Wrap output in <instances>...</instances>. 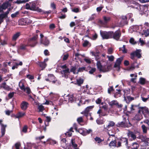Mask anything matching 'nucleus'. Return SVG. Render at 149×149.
Masks as SVG:
<instances>
[{
	"label": "nucleus",
	"mask_w": 149,
	"mask_h": 149,
	"mask_svg": "<svg viewBox=\"0 0 149 149\" xmlns=\"http://www.w3.org/2000/svg\"><path fill=\"white\" fill-rule=\"evenodd\" d=\"M97 65L98 68L99 69V70L102 68V65L100 62L99 61L97 60Z\"/></svg>",
	"instance_id": "36"
},
{
	"label": "nucleus",
	"mask_w": 149,
	"mask_h": 149,
	"mask_svg": "<svg viewBox=\"0 0 149 149\" xmlns=\"http://www.w3.org/2000/svg\"><path fill=\"white\" fill-rule=\"evenodd\" d=\"M74 98L73 95H71L69 96V100L71 102H72L74 100Z\"/></svg>",
	"instance_id": "49"
},
{
	"label": "nucleus",
	"mask_w": 149,
	"mask_h": 149,
	"mask_svg": "<svg viewBox=\"0 0 149 149\" xmlns=\"http://www.w3.org/2000/svg\"><path fill=\"white\" fill-rule=\"evenodd\" d=\"M25 115V113H24L19 112L15 116V118H19L22 117Z\"/></svg>",
	"instance_id": "20"
},
{
	"label": "nucleus",
	"mask_w": 149,
	"mask_h": 149,
	"mask_svg": "<svg viewBox=\"0 0 149 149\" xmlns=\"http://www.w3.org/2000/svg\"><path fill=\"white\" fill-rule=\"evenodd\" d=\"M75 70L76 68L75 67H72L70 70V72H73L74 74H78V72H76Z\"/></svg>",
	"instance_id": "39"
},
{
	"label": "nucleus",
	"mask_w": 149,
	"mask_h": 149,
	"mask_svg": "<svg viewBox=\"0 0 149 149\" xmlns=\"http://www.w3.org/2000/svg\"><path fill=\"white\" fill-rule=\"evenodd\" d=\"M20 143H16L15 144V146L16 149H19V147L20 146Z\"/></svg>",
	"instance_id": "52"
},
{
	"label": "nucleus",
	"mask_w": 149,
	"mask_h": 149,
	"mask_svg": "<svg viewBox=\"0 0 149 149\" xmlns=\"http://www.w3.org/2000/svg\"><path fill=\"white\" fill-rule=\"evenodd\" d=\"M72 131L73 132L74 131H68L65 133V134L66 137H70L72 136Z\"/></svg>",
	"instance_id": "35"
},
{
	"label": "nucleus",
	"mask_w": 149,
	"mask_h": 149,
	"mask_svg": "<svg viewBox=\"0 0 149 149\" xmlns=\"http://www.w3.org/2000/svg\"><path fill=\"white\" fill-rule=\"evenodd\" d=\"M31 10L36 11L39 12H41L42 11L41 9L39 8L36 6V1L32 2L30 3Z\"/></svg>",
	"instance_id": "6"
},
{
	"label": "nucleus",
	"mask_w": 149,
	"mask_h": 149,
	"mask_svg": "<svg viewBox=\"0 0 149 149\" xmlns=\"http://www.w3.org/2000/svg\"><path fill=\"white\" fill-rule=\"evenodd\" d=\"M141 52V49H137L132 53H134L135 56H136L138 58H140L141 57V54L140 53Z\"/></svg>",
	"instance_id": "17"
},
{
	"label": "nucleus",
	"mask_w": 149,
	"mask_h": 149,
	"mask_svg": "<svg viewBox=\"0 0 149 149\" xmlns=\"http://www.w3.org/2000/svg\"><path fill=\"white\" fill-rule=\"evenodd\" d=\"M100 33L103 39H108L112 38L113 32L112 31L107 32L100 31Z\"/></svg>",
	"instance_id": "1"
},
{
	"label": "nucleus",
	"mask_w": 149,
	"mask_h": 149,
	"mask_svg": "<svg viewBox=\"0 0 149 149\" xmlns=\"http://www.w3.org/2000/svg\"><path fill=\"white\" fill-rule=\"evenodd\" d=\"M144 35L146 37H147L149 35V29H148L144 31Z\"/></svg>",
	"instance_id": "47"
},
{
	"label": "nucleus",
	"mask_w": 149,
	"mask_h": 149,
	"mask_svg": "<svg viewBox=\"0 0 149 149\" xmlns=\"http://www.w3.org/2000/svg\"><path fill=\"white\" fill-rule=\"evenodd\" d=\"M113 87L111 86L108 89V92L109 93H110L113 90Z\"/></svg>",
	"instance_id": "55"
},
{
	"label": "nucleus",
	"mask_w": 149,
	"mask_h": 149,
	"mask_svg": "<svg viewBox=\"0 0 149 149\" xmlns=\"http://www.w3.org/2000/svg\"><path fill=\"white\" fill-rule=\"evenodd\" d=\"M139 42L141 43V44H140L141 45L143 46V45H144L145 44L143 40H141V38L139 39Z\"/></svg>",
	"instance_id": "62"
},
{
	"label": "nucleus",
	"mask_w": 149,
	"mask_h": 149,
	"mask_svg": "<svg viewBox=\"0 0 149 149\" xmlns=\"http://www.w3.org/2000/svg\"><path fill=\"white\" fill-rule=\"evenodd\" d=\"M23 23L22 24L26 25L31 23L32 21L28 19H23Z\"/></svg>",
	"instance_id": "24"
},
{
	"label": "nucleus",
	"mask_w": 149,
	"mask_h": 149,
	"mask_svg": "<svg viewBox=\"0 0 149 149\" xmlns=\"http://www.w3.org/2000/svg\"><path fill=\"white\" fill-rule=\"evenodd\" d=\"M132 146H134V147L132 149H137L139 147L138 144L136 143H133Z\"/></svg>",
	"instance_id": "42"
},
{
	"label": "nucleus",
	"mask_w": 149,
	"mask_h": 149,
	"mask_svg": "<svg viewBox=\"0 0 149 149\" xmlns=\"http://www.w3.org/2000/svg\"><path fill=\"white\" fill-rule=\"evenodd\" d=\"M20 35V33H17L14 35L13 37V40H15Z\"/></svg>",
	"instance_id": "34"
},
{
	"label": "nucleus",
	"mask_w": 149,
	"mask_h": 149,
	"mask_svg": "<svg viewBox=\"0 0 149 149\" xmlns=\"http://www.w3.org/2000/svg\"><path fill=\"white\" fill-rule=\"evenodd\" d=\"M3 121L2 120H0V124L1 126V130H5V128L6 127V125H4L2 123Z\"/></svg>",
	"instance_id": "29"
},
{
	"label": "nucleus",
	"mask_w": 149,
	"mask_h": 149,
	"mask_svg": "<svg viewBox=\"0 0 149 149\" xmlns=\"http://www.w3.org/2000/svg\"><path fill=\"white\" fill-rule=\"evenodd\" d=\"M25 6L26 9L31 10L30 5L29 3H26Z\"/></svg>",
	"instance_id": "57"
},
{
	"label": "nucleus",
	"mask_w": 149,
	"mask_h": 149,
	"mask_svg": "<svg viewBox=\"0 0 149 149\" xmlns=\"http://www.w3.org/2000/svg\"><path fill=\"white\" fill-rule=\"evenodd\" d=\"M47 142H49V143L51 144H54L56 143V141L51 139V138H49L47 140Z\"/></svg>",
	"instance_id": "27"
},
{
	"label": "nucleus",
	"mask_w": 149,
	"mask_h": 149,
	"mask_svg": "<svg viewBox=\"0 0 149 149\" xmlns=\"http://www.w3.org/2000/svg\"><path fill=\"white\" fill-rule=\"evenodd\" d=\"M134 4L136 5V7H135L134 6V8H137L139 11L140 13L142 15L145 13L146 11L145 10L146 9V7L143 6H140L139 4L137 3L134 2Z\"/></svg>",
	"instance_id": "3"
},
{
	"label": "nucleus",
	"mask_w": 149,
	"mask_h": 149,
	"mask_svg": "<svg viewBox=\"0 0 149 149\" xmlns=\"http://www.w3.org/2000/svg\"><path fill=\"white\" fill-rule=\"evenodd\" d=\"M48 77L51 81L53 80L56 78L52 74H50L48 75Z\"/></svg>",
	"instance_id": "40"
},
{
	"label": "nucleus",
	"mask_w": 149,
	"mask_h": 149,
	"mask_svg": "<svg viewBox=\"0 0 149 149\" xmlns=\"http://www.w3.org/2000/svg\"><path fill=\"white\" fill-rule=\"evenodd\" d=\"M38 37V35H36L29 40L28 43L30 46L34 47L36 45L37 43L36 40Z\"/></svg>",
	"instance_id": "4"
},
{
	"label": "nucleus",
	"mask_w": 149,
	"mask_h": 149,
	"mask_svg": "<svg viewBox=\"0 0 149 149\" xmlns=\"http://www.w3.org/2000/svg\"><path fill=\"white\" fill-rule=\"evenodd\" d=\"M93 107V106H90L87 107L85 110V112L86 113H88L89 111L92 109Z\"/></svg>",
	"instance_id": "32"
},
{
	"label": "nucleus",
	"mask_w": 149,
	"mask_h": 149,
	"mask_svg": "<svg viewBox=\"0 0 149 149\" xmlns=\"http://www.w3.org/2000/svg\"><path fill=\"white\" fill-rule=\"evenodd\" d=\"M39 65L42 68H45L47 65L46 64L43 62L39 63Z\"/></svg>",
	"instance_id": "37"
},
{
	"label": "nucleus",
	"mask_w": 149,
	"mask_h": 149,
	"mask_svg": "<svg viewBox=\"0 0 149 149\" xmlns=\"http://www.w3.org/2000/svg\"><path fill=\"white\" fill-rule=\"evenodd\" d=\"M111 69V66L109 65L102 66L100 71L103 72H107L109 71Z\"/></svg>",
	"instance_id": "9"
},
{
	"label": "nucleus",
	"mask_w": 149,
	"mask_h": 149,
	"mask_svg": "<svg viewBox=\"0 0 149 149\" xmlns=\"http://www.w3.org/2000/svg\"><path fill=\"white\" fill-rule=\"evenodd\" d=\"M50 7L53 9H55L56 8V5L54 2H52L50 4Z\"/></svg>",
	"instance_id": "45"
},
{
	"label": "nucleus",
	"mask_w": 149,
	"mask_h": 149,
	"mask_svg": "<svg viewBox=\"0 0 149 149\" xmlns=\"http://www.w3.org/2000/svg\"><path fill=\"white\" fill-rule=\"evenodd\" d=\"M123 60V57H120L118 58L116 60L114 65V68L117 71H119L120 69V65Z\"/></svg>",
	"instance_id": "5"
},
{
	"label": "nucleus",
	"mask_w": 149,
	"mask_h": 149,
	"mask_svg": "<svg viewBox=\"0 0 149 149\" xmlns=\"http://www.w3.org/2000/svg\"><path fill=\"white\" fill-rule=\"evenodd\" d=\"M40 42L45 46H48L49 43V41L47 37H45L43 39L40 40Z\"/></svg>",
	"instance_id": "13"
},
{
	"label": "nucleus",
	"mask_w": 149,
	"mask_h": 149,
	"mask_svg": "<svg viewBox=\"0 0 149 149\" xmlns=\"http://www.w3.org/2000/svg\"><path fill=\"white\" fill-rule=\"evenodd\" d=\"M0 43L2 45H4L6 44V41L4 40H2L0 38Z\"/></svg>",
	"instance_id": "46"
},
{
	"label": "nucleus",
	"mask_w": 149,
	"mask_h": 149,
	"mask_svg": "<svg viewBox=\"0 0 149 149\" xmlns=\"http://www.w3.org/2000/svg\"><path fill=\"white\" fill-rule=\"evenodd\" d=\"M76 80V83H75V84H77L79 86H80L84 82V80L81 78L77 79Z\"/></svg>",
	"instance_id": "21"
},
{
	"label": "nucleus",
	"mask_w": 149,
	"mask_h": 149,
	"mask_svg": "<svg viewBox=\"0 0 149 149\" xmlns=\"http://www.w3.org/2000/svg\"><path fill=\"white\" fill-rule=\"evenodd\" d=\"M49 29H53L55 28V25L54 24H52L49 25Z\"/></svg>",
	"instance_id": "64"
},
{
	"label": "nucleus",
	"mask_w": 149,
	"mask_h": 149,
	"mask_svg": "<svg viewBox=\"0 0 149 149\" xmlns=\"http://www.w3.org/2000/svg\"><path fill=\"white\" fill-rule=\"evenodd\" d=\"M113 52V50L111 48H109L108 50V53L109 54H111Z\"/></svg>",
	"instance_id": "60"
},
{
	"label": "nucleus",
	"mask_w": 149,
	"mask_h": 149,
	"mask_svg": "<svg viewBox=\"0 0 149 149\" xmlns=\"http://www.w3.org/2000/svg\"><path fill=\"white\" fill-rule=\"evenodd\" d=\"M109 104L111 106L114 105H117V104H118V102L116 100H113L111 102H109Z\"/></svg>",
	"instance_id": "28"
},
{
	"label": "nucleus",
	"mask_w": 149,
	"mask_h": 149,
	"mask_svg": "<svg viewBox=\"0 0 149 149\" xmlns=\"http://www.w3.org/2000/svg\"><path fill=\"white\" fill-rule=\"evenodd\" d=\"M38 109L39 112H42L44 110V107L42 105H39L38 106Z\"/></svg>",
	"instance_id": "38"
},
{
	"label": "nucleus",
	"mask_w": 149,
	"mask_h": 149,
	"mask_svg": "<svg viewBox=\"0 0 149 149\" xmlns=\"http://www.w3.org/2000/svg\"><path fill=\"white\" fill-rule=\"evenodd\" d=\"M84 60L86 63H90L91 62L90 59L89 58H85Z\"/></svg>",
	"instance_id": "56"
},
{
	"label": "nucleus",
	"mask_w": 149,
	"mask_h": 149,
	"mask_svg": "<svg viewBox=\"0 0 149 149\" xmlns=\"http://www.w3.org/2000/svg\"><path fill=\"white\" fill-rule=\"evenodd\" d=\"M4 10H5L8 7L10 6V4L8 2H7L3 3L2 6H1Z\"/></svg>",
	"instance_id": "22"
},
{
	"label": "nucleus",
	"mask_w": 149,
	"mask_h": 149,
	"mask_svg": "<svg viewBox=\"0 0 149 149\" xmlns=\"http://www.w3.org/2000/svg\"><path fill=\"white\" fill-rule=\"evenodd\" d=\"M89 44V42L87 40H85L84 41V42L83 43V45L84 47H86Z\"/></svg>",
	"instance_id": "51"
},
{
	"label": "nucleus",
	"mask_w": 149,
	"mask_h": 149,
	"mask_svg": "<svg viewBox=\"0 0 149 149\" xmlns=\"http://www.w3.org/2000/svg\"><path fill=\"white\" fill-rule=\"evenodd\" d=\"M50 82H52L53 84H56L57 85H60L61 84L60 82L59 81H58L56 78L53 80H50Z\"/></svg>",
	"instance_id": "30"
},
{
	"label": "nucleus",
	"mask_w": 149,
	"mask_h": 149,
	"mask_svg": "<svg viewBox=\"0 0 149 149\" xmlns=\"http://www.w3.org/2000/svg\"><path fill=\"white\" fill-rule=\"evenodd\" d=\"M116 142L115 140L111 141L109 144V146H116Z\"/></svg>",
	"instance_id": "44"
},
{
	"label": "nucleus",
	"mask_w": 149,
	"mask_h": 149,
	"mask_svg": "<svg viewBox=\"0 0 149 149\" xmlns=\"http://www.w3.org/2000/svg\"><path fill=\"white\" fill-rule=\"evenodd\" d=\"M1 87L5 89L9 90L10 89V88L8 85H7L6 83H3L1 85Z\"/></svg>",
	"instance_id": "25"
},
{
	"label": "nucleus",
	"mask_w": 149,
	"mask_h": 149,
	"mask_svg": "<svg viewBox=\"0 0 149 149\" xmlns=\"http://www.w3.org/2000/svg\"><path fill=\"white\" fill-rule=\"evenodd\" d=\"M144 115V116H147V115L148 114L149 111L148 109L146 107H141L140 108V109Z\"/></svg>",
	"instance_id": "12"
},
{
	"label": "nucleus",
	"mask_w": 149,
	"mask_h": 149,
	"mask_svg": "<svg viewBox=\"0 0 149 149\" xmlns=\"http://www.w3.org/2000/svg\"><path fill=\"white\" fill-rule=\"evenodd\" d=\"M24 1H25V0L23 1L17 0L15 2V3L19 4L22 3H26V2Z\"/></svg>",
	"instance_id": "53"
},
{
	"label": "nucleus",
	"mask_w": 149,
	"mask_h": 149,
	"mask_svg": "<svg viewBox=\"0 0 149 149\" xmlns=\"http://www.w3.org/2000/svg\"><path fill=\"white\" fill-rule=\"evenodd\" d=\"M125 45H123V47H122V49H121L123 51V52L124 53H126L127 52V50L125 49Z\"/></svg>",
	"instance_id": "58"
},
{
	"label": "nucleus",
	"mask_w": 149,
	"mask_h": 149,
	"mask_svg": "<svg viewBox=\"0 0 149 149\" xmlns=\"http://www.w3.org/2000/svg\"><path fill=\"white\" fill-rule=\"evenodd\" d=\"M77 130V125L76 124H74L72 127H71L69 130Z\"/></svg>",
	"instance_id": "41"
},
{
	"label": "nucleus",
	"mask_w": 149,
	"mask_h": 149,
	"mask_svg": "<svg viewBox=\"0 0 149 149\" xmlns=\"http://www.w3.org/2000/svg\"><path fill=\"white\" fill-rule=\"evenodd\" d=\"M68 54L64 55L63 58V60L64 61L66 60L68 58Z\"/></svg>",
	"instance_id": "63"
},
{
	"label": "nucleus",
	"mask_w": 149,
	"mask_h": 149,
	"mask_svg": "<svg viewBox=\"0 0 149 149\" xmlns=\"http://www.w3.org/2000/svg\"><path fill=\"white\" fill-rule=\"evenodd\" d=\"M104 19V22H103L102 21H100V23L101 24H105L108 23L110 19V17H106L104 16L103 17Z\"/></svg>",
	"instance_id": "14"
},
{
	"label": "nucleus",
	"mask_w": 149,
	"mask_h": 149,
	"mask_svg": "<svg viewBox=\"0 0 149 149\" xmlns=\"http://www.w3.org/2000/svg\"><path fill=\"white\" fill-rule=\"evenodd\" d=\"M77 120L79 123L83 122V119L82 117H80L77 118Z\"/></svg>",
	"instance_id": "54"
},
{
	"label": "nucleus",
	"mask_w": 149,
	"mask_h": 149,
	"mask_svg": "<svg viewBox=\"0 0 149 149\" xmlns=\"http://www.w3.org/2000/svg\"><path fill=\"white\" fill-rule=\"evenodd\" d=\"M122 19H123V21H122L123 22H124L123 23H122L121 24V26H123L124 25L127 24V22H126V19H127V17H126L125 16H122L121 17Z\"/></svg>",
	"instance_id": "33"
},
{
	"label": "nucleus",
	"mask_w": 149,
	"mask_h": 149,
	"mask_svg": "<svg viewBox=\"0 0 149 149\" xmlns=\"http://www.w3.org/2000/svg\"><path fill=\"white\" fill-rule=\"evenodd\" d=\"M69 149H79L77 147V145L75 143L74 139L71 140L70 148Z\"/></svg>",
	"instance_id": "10"
},
{
	"label": "nucleus",
	"mask_w": 149,
	"mask_h": 149,
	"mask_svg": "<svg viewBox=\"0 0 149 149\" xmlns=\"http://www.w3.org/2000/svg\"><path fill=\"white\" fill-rule=\"evenodd\" d=\"M29 105L28 103L25 101H23L20 104L21 109L23 110H25L27 109Z\"/></svg>",
	"instance_id": "11"
},
{
	"label": "nucleus",
	"mask_w": 149,
	"mask_h": 149,
	"mask_svg": "<svg viewBox=\"0 0 149 149\" xmlns=\"http://www.w3.org/2000/svg\"><path fill=\"white\" fill-rule=\"evenodd\" d=\"M141 110L139 109L138 111V113L136 114L134 117L135 119L137 120H140L143 118L142 116L141 113Z\"/></svg>",
	"instance_id": "15"
},
{
	"label": "nucleus",
	"mask_w": 149,
	"mask_h": 149,
	"mask_svg": "<svg viewBox=\"0 0 149 149\" xmlns=\"http://www.w3.org/2000/svg\"><path fill=\"white\" fill-rule=\"evenodd\" d=\"M19 14V12L17 11L11 15V17L12 18H13L16 17V16Z\"/></svg>",
	"instance_id": "48"
},
{
	"label": "nucleus",
	"mask_w": 149,
	"mask_h": 149,
	"mask_svg": "<svg viewBox=\"0 0 149 149\" xmlns=\"http://www.w3.org/2000/svg\"><path fill=\"white\" fill-rule=\"evenodd\" d=\"M92 55L94 56L95 57V59L97 61L99 58V52L98 51H97L96 52H91Z\"/></svg>",
	"instance_id": "19"
},
{
	"label": "nucleus",
	"mask_w": 149,
	"mask_h": 149,
	"mask_svg": "<svg viewBox=\"0 0 149 149\" xmlns=\"http://www.w3.org/2000/svg\"><path fill=\"white\" fill-rule=\"evenodd\" d=\"M95 71V68H92L89 71V73L91 74H93Z\"/></svg>",
	"instance_id": "61"
},
{
	"label": "nucleus",
	"mask_w": 149,
	"mask_h": 149,
	"mask_svg": "<svg viewBox=\"0 0 149 149\" xmlns=\"http://www.w3.org/2000/svg\"><path fill=\"white\" fill-rule=\"evenodd\" d=\"M107 57L108 58L109 60L110 61H112L114 60V57L113 56H107Z\"/></svg>",
	"instance_id": "50"
},
{
	"label": "nucleus",
	"mask_w": 149,
	"mask_h": 149,
	"mask_svg": "<svg viewBox=\"0 0 149 149\" xmlns=\"http://www.w3.org/2000/svg\"><path fill=\"white\" fill-rule=\"evenodd\" d=\"M61 67L63 69V70L61 71L62 77L66 78H67L68 75L70 73L69 69L67 67L66 65L62 66Z\"/></svg>",
	"instance_id": "2"
},
{
	"label": "nucleus",
	"mask_w": 149,
	"mask_h": 149,
	"mask_svg": "<svg viewBox=\"0 0 149 149\" xmlns=\"http://www.w3.org/2000/svg\"><path fill=\"white\" fill-rule=\"evenodd\" d=\"M129 136L131 137L133 139H134L136 138V136L132 132H130L128 134Z\"/></svg>",
	"instance_id": "31"
},
{
	"label": "nucleus",
	"mask_w": 149,
	"mask_h": 149,
	"mask_svg": "<svg viewBox=\"0 0 149 149\" xmlns=\"http://www.w3.org/2000/svg\"><path fill=\"white\" fill-rule=\"evenodd\" d=\"M115 123L112 121H110L108 125H104V127L106 130H108V129L111 127L114 126Z\"/></svg>",
	"instance_id": "18"
},
{
	"label": "nucleus",
	"mask_w": 149,
	"mask_h": 149,
	"mask_svg": "<svg viewBox=\"0 0 149 149\" xmlns=\"http://www.w3.org/2000/svg\"><path fill=\"white\" fill-rule=\"evenodd\" d=\"M10 10V8H9L6 12H5L4 13L0 15V22L1 21L2 22L3 21V19L7 17L9 13Z\"/></svg>",
	"instance_id": "8"
},
{
	"label": "nucleus",
	"mask_w": 149,
	"mask_h": 149,
	"mask_svg": "<svg viewBox=\"0 0 149 149\" xmlns=\"http://www.w3.org/2000/svg\"><path fill=\"white\" fill-rule=\"evenodd\" d=\"M95 102L97 104H100L101 102V100L100 98H98L96 100Z\"/></svg>",
	"instance_id": "59"
},
{
	"label": "nucleus",
	"mask_w": 149,
	"mask_h": 149,
	"mask_svg": "<svg viewBox=\"0 0 149 149\" xmlns=\"http://www.w3.org/2000/svg\"><path fill=\"white\" fill-rule=\"evenodd\" d=\"M77 132L83 136H85L90 133V131H77Z\"/></svg>",
	"instance_id": "23"
},
{
	"label": "nucleus",
	"mask_w": 149,
	"mask_h": 149,
	"mask_svg": "<svg viewBox=\"0 0 149 149\" xmlns=\"http://www.w3.org/2000/svg\"><path fill=\"white\" fill-rule=\"evenodd\" d=\"M121 35L120 31H117L114 33L113 32V34L112 36V38L116 40H118Z\"/></svg>",
	"instance_id": "7"
},
{
	"label": "nucleus",
	"mask_w": 149,
	"mask_h": 149,
	"mask_svg": "<svg viewBox=\"0 0 149 149\" xmlns=\"http://www.w3.org/2000/svg\"><path fill=\"white\" fill-rule=\"evenodd\" d=\"M23 90L28 94H29L31 92V90L30 88L29 87L25 88L24 89H23Z\"/></svg>",
	"instance_id": "43"
},
{
	"label": "nucleus",
	"mask_w": 149,
	"mask_h": 149,
	"mask_svg": "<svg viewBox=\"0 0 149 149\" xmlns=\"http://www.w3.org/2000/svg\"><path fill=\"white\" fill-rule=\"evenodd\" d=\"M146 82V79H145L142 77L140 78L139 82L141 84L144 85L145 84Z\"/></svg>",
	"instance_id": "26"
},
{
	"label": "nucleus",
	"mask_w": 149,
	"mask_h": 149,
	"mask_svg": "<svg viewBox=\"0 0 149 149\" xmlns=\"http://www.w3.org/2000/svg\"><path fill=\"white\" fill-rule=\"evenodd\" d=\"M26 84V82L24 80H22L19 82V88L22 90L24 89L25 88V85Z\"/></svg>",
	"instance_id": "16"
}]
</instances>
